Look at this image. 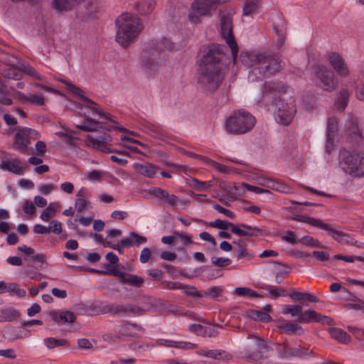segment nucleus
<instances>
[{
    "label": "nucleus",
    "instance_id": "obj_1",
    "mask_svg": "<svg viewBox=\"0 0 364 364\" xmlns=\"http://www.w3.org/2000/svg\"><path fill=\"white\" fill-rule=\"evenodd\" d=\"M225 54L218 45H211L198 60V82L203 92L213 93L221 85L224 76L222 61Z\"/></svg>",
    "mask_w": 364,
    "mask_h": 364
},
{
    "label": "nucleus",
    "instance_id": "obj_2",
    "mask_svg": "<svg viewBox=\"0 0 364 364\" xmlns=\"http://www.w3.org/2000/svg\"><path fill=\"white\" fill-rule=\"evenodd\" d=\"M287 92L286 85L279 81L265 82L263 85L261 102L268 107H272L276 121L283 125H288L294 117L296 109L284 103L282 97Z\"/></svg>",
    "mask_w": 364,
    "mask_h": 364
},
{
    "label": "nucleus",
    "instance_id": "obj_3",
    "mask_svg": "<svg viewBox=\"0 0 364 364\" xmlns=\"http://www.w3.org/2000/svg\"><path fill=\"white\" fill-rule=\"evenodd\" d=\"M241 58L243 63L252 68L249 78L252 74H258L259 77H269L279 72L284 66L279 57L269 51L242 53Z\"/></svg>",
    "mask_w": 364,
    "mask_h": 364
},
{
    "label": "nucleus",
    "instance_id": "obj_4",
    "mask_svg": "<svg viewBox=\"0 0 364 364\" xmlns=\"http://www.w3.org/2000/svg\"><path fill=\"white\" fill-rule=\"evenodd\" d=\"M117 31L116 41L123 47H127L142 31L140 19L129 13H124L116 19Z\"/></svg>",
    "mask_w": 364,
    "mask_h": 364
},
{
    "label": "nucleus",
    "instance_id": "obj_5",
    "mask_svg": "<svg viewBox=\"0 0 364 364\" xmlns=\"http://www.w3.org/2000/svg\"><path fill=\"white\" fill-rule=\"evenodd\" d=\"M256 119L248 112L237 110L229 117L225 123L227 131L232 134H245L255 127Z\"/></svg>",
    "mask_w": 364,
    "mask_h": 364
},
{
    "label": "nucleus",
    "instance_id": "obj_6",
    "mask_svg": "<svg viewBox=\"0 0 364 364\" xmlns=\"http://www.w3.org/2000/svg\"><path fill=\"white\" fill-rule=\"evenodd\" d=\"M292 219L327 231L328 234L339 243L353 244V239L348 234L333 229L329 224L323 223L320 219L305 215H296Z\"/></svg>",
    "mask_w": 364,
    "mask_h": 364
},
{
    "label": "nucleus",
    "instance_id": "obj_7",
    "mask_svg": "<svg viewBox=\"0 0 364 364\" xmlns=\"http://www.w3.org/2000/svg\"><path fill=\"white\" fill-rule=\"evenodd\" d=\"M14 130V148L23 154H33V149H28V145L32 140L40 138V133L33 129L23 127H16Z\"/></svg>",
    "mask_w": 364,
    "mask_h": 364
},
{
    "label": "nucleus",
    "instance_id": "obj_8",
    "mask_svg": "<svg viewBox=\"0 0 364 364\" xmlns=\"http://www.w3.org/2000/svg\"><path fill=\"white\" fill-rule=\"evenodd\" d=\"M228 0H195L191 5L188 18L193 23H200L202 16L211 15L212 11Z\"/></svg>",
    "mask_w": 364,
    "mask_h": 364
},
{
    "label": "nucleus",
    "instance_id": "obj_9",
    "mask_svg": "<svg viewBox=\"0 0 364 364\" xmlns=\"http://www.w3.org/2000/svg\"><path fill=\"white\" fill-rule=\"evenodd\" d=\"M315 69L317 84L323 90L332 92L338 87V80L333 71L320 65L315 66Z\"/></svg>",
    "mask_w": 364,
    "mask_h": 364
},
{
    "label": "nucleus",
    "instance_id": "obj_10",
    "mask_svg": "<svg viewBox=\"0 0 364 364\" xmlns=\"http://www.w3.org/2000/svg\"><path fill=\"white\" fill-rule=\"evenodd\" d=\"M220 25L221 36L230 48L232 60L235 61L238 53V46L232 33V19L230 16H223L221 17Z\"/></svg>",
    "mask_w": 364,
    "mask_h": 364
},
{
    "label": "nucleus",
    "instance_id": "obj_11",
    "mask_svg": "<svg viewBox=\"0 0 364 364\" xmlns=\"http://www.w3.org/2000/svg\"><path fill=\"white\" fill-rule=\"evenodd\" d=\"M70 89V91L75 95L79 97V98L83 101L84 102L87 103V105L86 107L89 109H90L93 112L97 114L99 116L104 117L105 119L107 120H111V114L107 112H105L100 107L98 104L92 101L91 99L88 98L87 97L85 96L82 94V90L73 85L70 82H64Z\"/></svg>",
    "mask_w": 364,
    "mask_h": 364
},
{
    "label": "nucleus",
    "instance_id": "obj_12",
    "mask_svg": "<svg viewBox=\"0 0 364 364\" xmlns=\"http://www.w3.org/2000/svg\"><path fill=\"white\" fill-rule=\"evenodd\" d=\"M160 52L156 48H146L143 52L142 66L146 72L151 73L159 67Z\"/></svg>",
    "mask_w": 364,
    "mask_h": 364
},
{
    "label": "nucleus",
    "instance_id": "obj_13",
    "mask_svg": "<svg viewBox=\"0 0 364 364\" xmlns=\"http://www.w3.org/2000/svg\"><path fill=\"white\" fill-rule=\"evenodd\" d=\"M232 233L240 237L268 236L270 235L269 231L265 228H258L244 223L237 224L236 227L232 229Z\"/></svg>",
    "mask_w": 364,
    "mask_h": 364
},
{
    "label": "nucleus",
    "instance_id": "obj_14",
    "mask_svg": "<svg viewBox=\"0 0 364 364\" xmlns=\"http://www.w3.org/2000/svg\"><path fill=\"white\" fill-rule=\"evenodd\" d=\"M359 156L353 154L343 149L339 153V164L342 169L350 175H353L358 162Z\"/></svg>",
    "mask_w": 364,
    "mask_h": 364
},
{
    "label": "nucleus",
    "instance_id": "obj_15",
    "mask_svg": "<svg viewBox=\"0 0 364 364\" xmlns=\"http://www.w3.org/2000/svg\"><path fill=\"white\" fill-rule=\"evenodd\" d=\"M301 323H309L311 322L320 323L322 324L333 325V320L328 316L321 315L314 310L308 309L303 312V314L297 318Z\"/></svg>",
    "mask_w": 364,
    "mask_h": 364
},
{
    "label": "nucleus",
    "instance_id": "obj_16",
    "mask_svg": "<svg viewBox=\"0 0 364 364\" xmlns=\"http://www.w3.org/2000/svg\"><path fill=\"white\" fill-rule=\"evenodd\" d=\"M331 65L336 73L342 77H346L350 72L344 59L338 53L333 52L328 55Z\"/></svg>",
    "mask_w": 364,
    "mask_h": 364
},
{
    "label": "nucleus",
    "instance_id": "obj_17",
    "mask_svg": "<svg viewBox=\"0 0 364 364\" xmlns=\"http://www.w3.org/2000/svg\"><path fill=\"white\" fill-rule=\"evenodd\" d=\"M348 140L354 145H360L364 141L358 120L351 118L347 122Z\"/></svg>",
    "mask_w": 364,
    "mask_h": 364
},
{
    "label": "nucleus",
    "instance_id": "obj_18",
    "mask_svg": "<svg viewBox=\"0 0 364 364\" xmlns=\"http://www.w3.org/2000/svg\"><path fill=\"white\" fill-rule=\"evenodd\" d=\"M27 166L22 165V163L18 159H2L0 162V169L3 171H7L16 175H23L24 169Z\"/></svg>",
    "mask_w": 364,
    "mask_h": 364
},
{
    "label": "nucleus",
    "instance_id": "obj_19",
    "mask_svg": "<svg viewBox=\"0 0 364 364\" xmlns=\"http://www.w3.org/2000/svg\"><path fill=\"white\" fill-rule=\"evenodd\" d=\"M128 304H107L100 308V312L103 314H109L112 316H127Z\"/></svg>",
    "mask_w": 364,
    "mask_h": 364
},
{
    "label": "nucleus",
    "instance_id": "obj_20",
    "mask_svg": "<svg viewBox=\"0 0 364 364\" xmlns=\"http://www.w3.org/2000/svg\"><path fill=\"white\" fill-rule=\"evenodd\" d=\"M150 193L156 198L164 200L168 205L174 207L178 203V198L173 194H170L167 190L161 188H154L150 190Z\"/></svg>",
    "mask_w": 364,
    "mask_h": 364
},
{
    "label": "nucleus",
    "instance_id": "obj_21",
    "mask_svg": "<svg viewBox=\"0 0 364 364\" xmlns=\"http://www.w3.org/2000/svg\"><path fill=\"white\" fill-rule=\"evenodd\" d=\"M156 345L158 346H164L167 348H176L183 350L193 349L197 345L191 342L175 341L169 339L159 338L156 341Z\"/></svg>",
    "mask_w": 364,
    "mask_h": 364
},
{
    "label": "nucleus",
    "instance_id": "obj_22",
    "mask_svg": "<svg viewBox=\"0 0 364 364\" xmlns=\"http://www.w3.org/2000/svg\"><path fill=\"white\" fill-rule=\"evenodd\" d=\"M90 196V193L88 190L82 187L76 194V200L75 202V205L76 210L78 213H82L84 212L85 209L87 208V199Z\"/></svg>",
    "mask_w": 364,
    "mask_h": 364
},
{
    "label": "nucleus",
    "instance_id": "obj_23",
    "mask_svg": "<svg viewBox=\"0 0 364 364\" xmlns=\"http://www.w3.org/2000/svg\"><path fill=\"white\" fill-rule=\"evenodd\" d=\"M96 12V2L90 1L88 2L86 6L77 10V16L82 21H87L95 18Z\"/></svg>",
    "mask_w": 364,
    "mask_h": 364
},
{
    "label": "nucleus",
    "instance_id": "obj_24",
    "mask_svg": "<svg viewBox=\"0 0 364 364\" xmlns=\"http://www.w3.org/2000/svg\"><path fill=\"white\" fill-rule=\"evenodd\" d=\"M134 168L137 173L148 178H153L159 170V167L157 166L150 163H135L134 164Z\"/></svg>",
    "mask_w": 364,
    "mask_h": 364
},
{
    "label": "nucleus",
    "instance_id": "obj_25",
    "mask_svg": "<svg viewBox=\"0 0 364 364\" xmlns=\"http://www.w3.org/2000/svg\"><path fill=\"white\" fill-rule=\"evenodd\" d=\"M20 316L19 311L13 307L0 309V323L16 321Z\"/></svg>",
    "mask_w": 364,
    "mask_h": 364
},
{
    "label": "nucleus",
    "instance_id": "obj_26",
    "mask_svg": "<svg viewBox=\"0 0 364 364\" xmlns=\"http://www.w3.org/2000/svg\"><path fill=\"white\" fill-rule=\"evenodd\" d=\"M338 132V121L336 117H329L327 123V144L326 149L328 148L329 145H333L334 139Z\"/></svg>",
    "mask_w": 364,
    "mask_h": 364
},
{
    "label": "nucleus",
    "instance_id": "obj_27",
    "mask_svg": "<svg viewBox=\"0 0 364 364\" xmlns=\"http://www.w3.org/2000/svg\"><path fill=\"white\" fill-rule=\"evenodd\" d=\"M198 354L208 358L214 359H222L223 360H230L232 358V355L226 353L222 350H201L198 351Z\"/></svg>",
    "mask_w": 364,
    "mask_h": 364
},
{
    "label": "nucleus",
    "instance_id": "obj_28",
    "mask_svg": "<svg viewBox=\"0 0 364 364\" xmlns=\"http://www.w3.org/2000/svg\"><path fill=\"white\" fill-rule=\"evenodd\" d=\"M277 328L279 330L289 334H302L304 330L301 326L297 323L287 322L285 321H281L278 323Z\"/></svg>",
    "mask_w": 364,
    "mask_h": 364
},
{
    "label": "nucleus",
    "instance_id": "obj_29",
    "mask_svg": "<svg viewBox=\"0 0 364 364\" xmlns=\"http://www.w3.org/2000/svg\"><path fill=\"white\" fill-rule=\"evenodd\" d=\"M261 185L279 192L287 193L289 191V187L284 183L271 178H264L263 182L261 183Z\"/></svg>",
    "mask_w": 364,
    "mask_h": 364
},
{
    "label": "nucleus",
    "instance_id": "obj_30",
    "mask_svg": "<svg viewBox=\"0 0 364 364\" xmlns=\"http://www.w3.org/2000/svg\"><path fill=\"white\" fill-rule=\"evenodd\" d=\"M19 100L24 103H30L35 105L41 106L45 103V99L43 96L38 95H31L27 96L23 93L18 92Z\"/></svg>",
    "mask_w": 364,
    "mask_h": 364
},
{
    "label": "nucleus",
    "instance_id": "obj_31",
    "mask_svg": "<svg viewBox=\"0 0 364 364\" xmlns=\"http://www.w3.org/2000/svg\"><path fill=\"white\" fill-rule=\"evenodd\" d=\"M289 297L293 301H307L309 302L317 303L319 301L318 299L309 293L300 292V291H293L289 294Z\"/></svg>",
    "mask_w": 364,
    "mask_h": 364
},
{
    "label": "nucleus",
    "instance_id": "obj_32",
    "mask_svg": "<svg viewBox=\"0 0 364 364\" xmlns=\"http://www.w3.org/2000/svg\"><path fill=\"white\" fill-rule=\"evenodd\" d=\"M233 244L237 246V257L238 259L247 258L248 259H251L253 257V255L248 252L246 249V242L242 240L239 239L237 240H234Z\"/></svg>",
    "mask_w": 364,
    "mask_h": 364
},
{
    "label": "nucleus",
    "instance_id": "obj_33",
    "mask_svg": "<svg viewBox=\"0 0 364 364\" xmlns=\"http://www.w3.org/2000/svg\"><path fill=\"white\" fill-rule=\"evenodd\" d=\"M122 283L139 288L144 284V279L138 275L126 273Z\"/></svg>",
    "mask_w": 364,
    "mask_h": 364
},
{
    "label": "nucleus",
    "instance_id": "obj_34",
    "mask_svg": "<svg viewBox=\"0 0 364 364\" xmlns=\"http://www.w3.org/2000/svg\"><path fill=\"white\" fill-rule=\"evenodd\" d=\"M136 9L141 14H148L151 13L155 6L154 0H143L141 2L136 4Z\"/></svg>",
    "mask_w": 364,
    "mask_h": 364
},
{
    "label": "nucleus",
    "instance_id": "obj_35",
    "mask_svg": "<svg viewBox=\"0 0 364 364\" xmlns=\"http://www.w3.org/2000/svg\"><path fill=\"white\" fill-rule=\"evenodd\" d=\"M52 6L58 11H68L74 8L70 0H53Z\"/></svg>",
    "mask_w": 364,
    "mask_h": 364
},
{
    "label": "nucleus",
    "instance_id": "obj_36",
    "mask_svg": "<svg viewBox=\"0 0 364 364\" xmlns=\"http://www.w3.org/2000/svg\"><path fill=\"white\" fill-rule=\"evenodd\" d=\"M100 122L92 119L86 118L82 124L77 126V127L85 132H95L99 128Z\"/></svg>",
    "mask_w": 364,
    "mask_h": 364
},
{
    "label": "nucleus",
    "instance_id": "obj_37",
    "mask_svg": "<svg viewBox=\"0 0 364 364\" xmlns=\"http://www.w3.org/2000/svg\"><path fill=\"white\" fill-rule=\"evenodd\" d=\"M44 343L46 346V347L49 349H53L54 348L60 346L68 347L70 346L69 341L65 339H57L52 337L44 339Z\"/></svg>",
    "mask_w": 364,
    "mask_h": 364
},
{
    "label": "nucleus",
    "instance_id": "obj_38",
    "mask_svg": "<svg viewBox=\"0 0 364 364\" xmlns=\"http://www.w3.org/2000/svg\"><path fill=\"white\" fill-rule=\"evenodd\" d=\"M330 334L332 338L341 343H348L350 341V336L348 333L340 328H331L330 330Z\"/></svg>",
    "mask_w": 364,
    "mask_h": 364
},
{
    "label": "nucleus",
    "instance_id": "obj_39",
    "mask_svg": "<svg viewBox=\"0 0 364 364\" xmlns=\"http://www.w3.org/2000/svg\"><path fill=\"white\" fill-rule=\"evenodd\" d=\"M190 185L197 191H201L212 187L214 185V181H201L196 178H192Z\"/></svg>",
    "mask_w": 364,
    "mask_h": 364
},
{
    "label": "nucleus",
    "instance_id": "obj_40",
    "mask_svg": "<svg viewBox=\"0 0 364 364\" xmlns=\"http://www.w3.org/2000/svg\"><path fill=\"white\" fill-rule=\"evenodd\" d=\"M205 163L208 165H209L210 166L213 167V168H215L216 171H218V172L221 173H223V174H227V173H230L231 172V169L225 166V165H223L222 164H220L213 159H205Z\"/></svg>",
    "mask_w": 364,
    "mask_h": 364
},
{
    "label": "nucleus",
    "instance_id": "obj_41",
    "mask_svg": "<svg viewBox=\"0 0 364 364\" xmlns=\"http://www.w3.org/2000/svg\"><path fill=\"white\" fill-rule=\"evenodd\" d=\"M237 224H234L232 223L222 220L220 219H217L215 221L210 222L209 223V226L212 228H215L221 230H228L230 228V230L232 232V229L234 227H236Z\"/></svg>",
    "mask_w": 364,
    "mask_h": 364
},
{
    "label": "nucleus",
    "instance_id": "obj_42",
    "mask_svg": "<svg viewBox=\"0 0 364 364\" xmlns=\"http://www.w3.org/2000/svg\"><path fill=\"white\" fill-rule=\"evenodd\" d=\"M259 0H248L243 7V15L248 16L253 14L258 9Z\"/></svg>",
    "mask_w": 364,
    "mask_h": 364
},
{
    "label": "nucleus",
    "instance_id": "obj_43",
    "mask_svg": "<svg viewBox=\"0 0 364 364\" xmlns=\"http://www.w3.org/2000/svg\"><path fill=\"white\" fill-rule=\"evenodd\" d=\"M235 292L237 296H247L252 298H259L261 296L256 291L247 287H237Z\"/></svg>",
    "mask_w": 364,
    "mask_h": 364
},
{
    "label": "nucleus",
    "instance_id": "obj_44",
    "mask_svg": "<svg viewBox=\"0 0 364 364\" xmlns=\"http://www.w3.org/2000/svg\"><path fill=\"white\" fill-rule=\"evenodd\" d=\"M277 346H278V353L279 355L282 358H287L290 357H293L291 354V352H293L294 348L289 347L286 343H277Z\"/></svg>",
    "mask_w": 364,
    "mask_h": 364
},
{
    "label": "nucleus",
    "instance_id": "obj_45",
    "mask_svg": "<svg viewBox=\"0 0 364 364\" xmlns=\"http://www.w3.org/2000/svg\"><path fill=\"white\" fill-rule=\"evenodd\" d=\"M299 244L311 247H323V245L317 240L310 236H304L299 239Z\"/></svg>",
    "mask_w": 364,
    "mask_h": 364
},
{
    "label": "nucleus",
    "instance_id": "obj_46",
    "mask_svg": "<svg viewBox=\"0 0 364 364\" xmlns=\"http://www.w3.org/2000/svg\"><path fill=\"white\" fill-rule=\"evenodd\" d=\"M283 313L284 314H291L292 316L300 317L303 314L302 306L300 305H286Z\"/></svg>",
    "mask_w": 364,
    "mask_h": 364
},
{
    "label": "nucleus",
    "instance_id": "obj_47",
    "mask_svg": "<svg viewBox=\"0 0 364 364\" xmlns=\"http://www.w3.org/2000/svg\"><path fill=\"white\" fill-rule=\"evenodd\" d=\"M349 97V92L346 88H342L339 92L338 103L339 104L338 108L343 111L347 106Z\"/></svg>",
    "mask_w": 364,
    "mask_h": 364
},
{
    "label": "nucleus",
    "instance_id": "obj_48",
    "mask_svg": "<svg viewBox=\"0 0 364 364\" xmlns=\"http://www.w3.org/2000/svg\"><path fill=\"white\" fill-rule=\"evenodd\" d=\"M145 310L135 304H128L127 316H140L144 315Z\"/></svg>",
    "mask_w": 364,
    "mask_h": 364
},
{
    "label": "nucleus",
    "instance_id": "obj_49",
    "mask_svg": "<svg viewBox=\"0 0 364 364\" xmlns=\"http://www.w3.org/2000/svg\"><path fill=\"white\" fill-rule=\"evenodd\" d=\"M97 274L113 275L118 277L120 282L122 283L126 273L120 271L119 269H117L116 267H112L110 269L106 271H97Z\"/></svg>",
    "mask_w": 364,
    "mask_h": 364
},
{
    "label": "nucleus",
    "instance_id": "obj_50",
    "mask_svg": "<svg viewBox=\"0 0 364 364\" xmlns=\"http://www.w3.org/2000/svg\"><path fill=\"white\" fill-rule=\"evenodd\" d=\"M56 209L53 204H50L46 210L41 215V218L46 222L50 220V219L55 216Z\"/></svg>",
    "mask_w": 364,
    "mask_h": 364
},
{
    "label": "nucleus",
    "instance_id": "obj_51",
    "mask_svg": "<svg viewBox=\"0 0 364 364\" xmlns=\"http://www.w3.org/2000/svg\"><path fill=\"white\" fill-rule=\"evenodd\" d=\"M22 71L25 74H26L28 75H30V76H31L32 77H33L35 79H37V80H43V77L41 75H40L36 71V70H35L33 67H31L29 65H23L22 67Z\"/></svg>",
    "mask_w": 364,
    "mask_h": 364
},
{
    "label": "nucleus",
    "instance_id": "obj_52",
    "mask_svg": "<svg viewBox=\"0 0 364 364\" xmlns=\"http://www.w3.org/2000/svg\"><path fill=\"white\" fill-rule=\"evenodd\" d=\"M60 320L64 323H73L75 321V316L73 312L64 311L59 314Z\"/></svg>",
    "mask_w": 364,
    "mask_h": 364
},
{
    "label": "nucleus",
    "instance_id": "obj_53",
    "mask_svg": "<svg viewBox=\"0 0 364 364\" xmlns=\"http://www.w3.org/2000/svg\"><path fill=\"white\" fill-rule=\"evenodd\" d=\"M281 239L290 244H299V240L296 239L295 232L291 230H287L284 235L281 237Z\"/></svg>",
    "mask_w": 364,
    "mask_h": 364
},
{
    "label": "nucleus",
    "instance_id": "obj_54",
    "mask_svg": "<svg viewBox=\"0 0 364 364\" xmlns=\"http://www.w3.org/2000/svg\"><path fill=\"white\" fill-rule=\"evenodd\" d=\"M176 241L180 240L184 246L193 243L191 237L187 233L176 231Z\"/></svg>",
    "mask_w": 364,
    "mask_h": 364
},
{
    "label": "nucleus",
    "instance_id": "obj_55",
    "mask_svg": "<svg viewBox=\"0 0 364 364\" xmlns=\"http://www.w3.org/2000/svg\"><path fill=\"white\" fill-rule=\"evenodd\" d=\"M251 317L261 321L267 322L271 320V316L263 311H255L252 312Z\"/></svg>",
    "mask_w": 364,
    "mask_h": 364
},
{
    "label": "nucleus",
    "instance_id": "obj_56",
    "mask_svg": "<svg viewBox=\"0 0 364 364\" xmlns=\"http://www.w3.org/2000/svg\"><path fill=\"white\" fill-rule=\"evenodd\" d=\"M183 289H184V293L187 296H192L194 298H200L203 296L202 294L197 291L195 287L184 285V288Z\"/></svg>",
    "mask_w": 364,
    "mask_h": 364
},
{
    "label": "nucleus",
    "instance_id": "obj_57",
    "mask_svg": "<svg viewBox=\"0 0 364 364\" xmlns=\"http://www.w3.org/2000/svg\"><path fill=\"white\" fill-rule=\"evenodd\" d=\"M211 262L214 265H215L218 267H226L231 264V260L229 258H224V257H213L211 258Z\"/></svg>",
    "mask_w": 364,
    "mask_h": 364
},
{
    "label": "nucleus",
    "instance_id": "obj_58",
    "mask_svg": "<svg viewBox=\"0 0 364 364\" xmlns=\"http://www.w3.org/2000/svg\"><path fill=\"white\" fill-rule=\"evenodd\" d=\"M222 289L218 287H212L208 289L205 292L203 296L215 299L220 295Z\"/></svg>",
    "mask_w": 364,
    "mask_h": 364
},
{
    "label": "nucleus",
    "instance_id": "obj_59",
    "mask_svg": "<svg viewBox=\"0 0 364 364\" xmlns=\"http://www.w3.org/2000/svg\"><path fill=\"white\" fill-rule=\"evenodd\" d=\"M269 294L273 298H277L279 296H285V290L284 289H279L274 286H269L267 287Z\"/></svg>",
    "mask_w": 364,
    "mask_h": 364
},
{
    "label": "nucleus",
    "instance_id": "obj_60",
    "mask_svg": "<svg viewBox=\"0 0 364 364\" xmlns=\"http://www.w3.org/2000/svg\"><path fill=\"white\" fill-rule=\"evenodd\" d=\"M3 75L11 79H18L19 71L15 67H9L4 71Z\"/></svg>",
    "mask_w": 364,
    "mask_h": 364
},
{
    "label": "nucleus",
    "instance_id": "obj_61",
    "mask_svg": "<svg viewBox=\"0 0 364 364\" xmlns=\"http://www.w3.org/2000/svg\"><path fill=\"white\" fill-rule=\"evenodd\" d=\"M105 141H102V140L95 139L93 137H88L86 144L88 146H90L95 149L100 150L101 148V146L103 145Z\"/></svg>",
    "mask_w": 364,
    "mask_h": 364
},
{
    "label": "nucleus",
    "instance_id": "obj_62",
    "mask_svg": "<svg viewBox=\"0 0 364 364\" xmlns=\"http://www.w3.org/2000/svg\"><path fill=\"white\" fill-rule=\"evenodd\" d=\"M36 154L38 156H43L46 153V144L43 141H38L35 144Z\"/></svg>",
    "mask_w": 364,
    "mask_h": 364
},
{
    "label": "nucleus",
    "instance_id": "obj_63",
    "mask_svg": "<svg viewBox=\"0 0 364 364\" xmlns=\"http://www.w3.org/2000/svg\"><path fill=\"white\" fill-rule=\"evenodd\" d=\"M355 176H364V157H361L358 159V162L357 164V166H355V170L353 173Z\"/></svg>",
    "mask_w": 364,
    "mask_h": 364
},
{
    "label": "nucleus",
    "instance_id": "obj_64",
    "mask_svg": "<svg viewBox=\"0 0 364 364\" xmlns=\"http://www.w3.org/2000/svg\"><path fill=\"white\" fill-rule=\"evenodd\" d=\"M189 331L195 333L198 336H205L206 333V331L204 327L200 324L193 323L189 326Z\"/></svg>",
    "mask_w": 364,
    "mask_h": 364
}]
</instances>
